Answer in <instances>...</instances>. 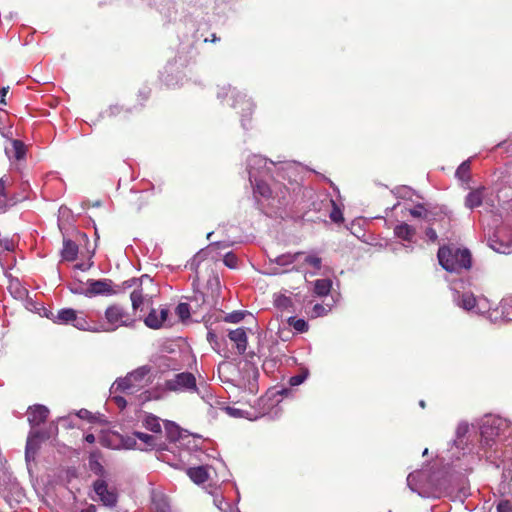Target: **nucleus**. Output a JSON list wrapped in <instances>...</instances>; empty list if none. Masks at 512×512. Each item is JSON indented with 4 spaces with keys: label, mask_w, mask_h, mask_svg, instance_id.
Returning a JSON list of instances; mask_svg holds the SVG:
<instances>
[{
    "label": "nucleus",
    "mask_w": 512,
    "mask_h": 512,
    "mask_svg": "<svg viewBox=\"0 0 512 512\" xmlns=\"http://www.w3.org/2000/svg\"><path fill=\"white\" fill-rule=\"evenodd\" d=\"M481 447L491 448L502 445L505 448L512 447L509 441L512 435V425L500 416L487 415L479 426Z\"/></svg>",
    "instance_id": "obj_1"
},
{
    "label": "nucleus",
    "mask_w": 512,
    "mask_h": 512,
    "mask_svg": "<svg viewBox=\"0 0 512 512\" xmlns=\"http://www.w3.org/2000/svg\"><path fill=\"white\" fill-rule=\"evenodd\" d=\"M104 448H133L140 440L144 445L154 447L157 445V435H149L143 432H133L125 437L111 431H100L97 435Z\"/></svg>",
    "instance_id": "obj_2"
},
{
    "label": "nucleus",
    "mask_w": 512,
    "mask_h": 512,
    "mask_svg": "<svg viewBox=\"0 0 512 512\" xmlns=\"http://www.w3.org/2000/svg\"><path fill=\"white\" fill-rule=\"evenodd\" d=\"M437 257L439 264L448 272H460L468 270L472 265L471 253L464 248H451L442 246L439 248Z\"/></svg>",
    "instance_id": "obj_3"
},
{
    "label": "nucleus",
    "mask_w": 512,
    "mask_h": 512,
    "mask_svg": "<svg viewBox=\"0 0 512 512\" xmlns=\"http://www.w3.org/2000/svg\"><path fill=\"white\" fill-rule=\"evenodd\" d=\"M104 319L102 329L105 332H112L120 327H132L136 322L135 313L129 312L125 307L117 303L106 308Z\"/></svg>",
    "instance_id": "obj_4"
},
{
    "label": "nucleus",
    "mask_w": 512,
    "mask_h": 512,
    "mask_svg": "<svg viewBox=\"0 0 512 512\" xmlns=\"http://www.w3.org/2000/svg\"><path fill=\"white\" fill-rule=\"evenodd\" d=\"M453 446H455V448L481 446L479 427L469 424L466 421H461L455 430Z\"/></svg>",
    "instance_id": "obj_5"
},
{
    "label": "nucleus",
    "mask_w": 512,
    "mask_h": 512,
    "mask_svg": "<svg viewBox=\"0 0 512 512\" xmlns=\"http://www.w3.org/2000/svg\"><path fill=\"white\" fill-rule=\"evenodd\" d=\"M58 434V427L53 422L30 429L25 448H40L52 445Z\"/></svg>",
    "instance_id": "obj_6"
},
{
    "label": "nucleus",
    "mask_w": 512,
    "mask_h": 512,
    "mask_svg": "<svg viewBox=\"0 0 512 512\" xmlns=\"http://www.w3.org/2000/svg\"><path fill=\"white\" fill-rule=\"evenodd\" d=\"M150 372V368L142 366L129 373L125 378L119 379L117 383V389L121 390L126 394H132L139 388L143 387L147 383V376Z\"/></svg>",
    "instance_id": "obj_7"
},
{
    "label": "nucleus",
    "mask_w": 512,
    "mask_h": 512,
    "mask_svg": "<svg viewBox=\"0 0 512 512\" xmlns=\"http://www.w3.org/2000/svg\"><path fill=\"white\" fill-rule=\"evenodd\" d=\"M164 388L173 392L194 391L197 389L196 378L190 372L178 373L165 381Z\"/></svg>",
    "instance_id": "obj_8"
},
{
    "label": "nucleus",
    "mask_w": 512,
    "mask_h": 512,
    "mask_svg": "<svg viewBox=\"0 0 512 512\" xmlns=\"http://www.w3.org/2000/svg\"><path fill=\"white\" fill-rule=\"evenodd\" d=\"M54 322L58 324H72L80 330H86L89 327L86 318L78 315L77 311L72 308L59 310L54 318Z\"/></svg>",
    "instance_id": "obj_9"
},
{
    "label": "nucleus",
    "mask_w": 512,
    "mask_h": 512,
    "mask_svg": "<svg viewBox=\"0 0 512 512\" xmlns=\"http://www.w3.org/2000/svg\"><path fill=\"white\" fill-rule=\"evenodd\" d=\"M93 488L103 505L108 507L116 506L118 502V495L115 489L108 488V484L105 480H96L93 484Z\"/></svg>",
    "instance_id": "obj_10"
},
{
    "label": "nucleus",
    "mask_w": 512,
    "mask_h": 512,
    "mask_svg": "<svg viewBox=\"0 0 512 512\" xmlns=\"http://www.w3.org/2000/svg\"><path fill=\"white\" fill-rule=\"evenodd\" d=\"M49 414V409L44 405L36 404L30 406L27 410V420L31 429L47 425L48 423H46V421L49 417Z\"/></svg>",
    "instance_id": "obj_11"
},
{
    "label": "nucleus",
    "mask_w": 512,
    "mask_h": 512,
    "mask_svg": "<svg viewBox=\"0 0 512 512\" xmlns=\"http://www.w3.org/2000/svg\"><path fill=\"white\" fill-rule=\"evenodd\" d=\"M112 284V281L109 279L89 280L86 295H113L115 291L113 290Z\"/></svg>",
    "instance_id": "obj_12"
},
{
    "label": "nucleus",
    "mask_w": 512,
    "mask_h": 512,
    "mask_svg": "<svg viewBox=\"0 0 512 512\" xmlns=\"http://www.w3.org/2000/svg\"><path fill=\"white\" fill-rule=\"evenodd\" d=\"M164 429L166 437L170 443L180 444L183 437H188L191 439L190 433L187 430L180 428L176 423L172 421H165Z\"/></svg>",
    "instance_id": "obj_13"
},
{
    "label": "nucleus",
    "mask_w": 512,
    "mask_h": 512,
    "mask_svg": "<svg viewBox=\"0 0 512 512\" xmlns=\"http://www.w3.org/2000/svg\"><path fill=\"white\" fill-rule=\"evenodd\" d=\"M157 193L152 189L151 191H145L141 193L137 199L133 202V209L137 212H140L152 204L155 203Z\"/></svg>",
    "instance_id": "obj_14"
},
{
    "label": "nucleus",
    "mask_w": 512,
    "mask_h": 512,
    "mask_svg": "<svg viewBox=\"0 0 512 512\" xmlns=\"http://www.w3.org/2000/svg\"><path fill=\"white\" fill-rule=\"evenodd\" d=\"M207 467V463L205 465L190 467L187 469L186 473L195 484L200 485L209 479Z\"/></svg>",
    "instance_id": "obj_15"
},
{
    "label": "nucleus",
    "mask_w": 512,
    "mask_h": 512,
    "mask_svg": "<svg viewBox=\"0 0 512 512\" xmlns=\"http://www.w3.org/2000/svg\"><path fill=\"white\" fill-rule=\"evenodd\" d=\"M229 339L236 344L239 354H243L247 349V335L244 328L231 330L228 334Z\"/></svg>",
    "instance_id": "obj_16"
},
{
    "label": "nucleus",
    "mask_w": 512,
    "mask_h": 512,
    "mask_svg": "<svg viewBox=\"0 0 512 512\" xmlns=\"http://www.w3.org/2000/svg\"><path fill=\"white\" fill-rule=\"evenodd\" d=\"M79 252L78 245L71 239H63V248L61 250L62 261L72 262L77 259Z\"/></svg>",
    "instance_id": "obj_17"
},
{
    "label": "nucleus",
    "mask_w": 512,
    "mask_h": 512,
    "mask_svg": "<svg viewBox=\"0 0 512 512\" xmlns=\"http://www.w3.org/2000/svg\"><path fill=\"white\" fill-rule=\"evenodd\" d=\"M394 234L397 238L411 243L416 235V229L407 223H401L395 226Z\"/></svg>",
    "instance_id": "obj_18"
},
{
    "label": "nucleus",
    "mask_w": 512,
    "mask_h": 512,
    "mask_svg": "<svg viewBox=\"0 0 512 512\" xmlns=\"http://www.w3.org/2000/svg\"><path fill=\"white\" fill-rule=\"evenodd\" d=\"M88 466L90 471L95 475L104 477L106 475L105 468L102 464V456L99 451H93L90 453Z\"/></svg>",
    "instance_id": "obj_19"
},
{
    "label": "nucleus",
    "mask_w": 512,
    "mask_h": 512,
    "mask_svg": "<svg viewBox=\"0 0 512 512\" xmlns=\"http://www.w3.org/2000/svg\"><path fill=\"white\" fill-rule=\"evenodd\" d=\"M189 303L193 304L192 313L196 314L202 311L207 303L205 294L199 290H194L193 295L189 297Z\"/></svg>",
    "instance_id": "obj_20"
},
{
    "label": "nucleus",
    "mask_w": 512,
    "mask_h": 512,
    "mask_svg": "<svg viewBox=\"0 0 512 512\" xmlns=\"http://www.w3.org/2000/svg\"><path fill=\"white\" fill-rule=\"evenodd\" d=\"M143 425L147 430H149L157 435H160L162 433L160 419H159V417H157L155 415L150 414V415L146 416L143 421Z\"/></svg>",
    "instance_id": "obj_21"
},
{
    "label": "nucleus",
    "mask_w": 512,
    "mask_h": 512,
    "mask_svg": "<svg viewBox=\"0 0 512 512\" xmlns=\"http://www.w3.org/2000/svg\"><path fill=\"white\" fill-rule=\"evenodd\" d=\"M190 437L191 439L183 437L179 444V448H200L205 441V439L197 434L190 433Z\"/></svg>",
    "instance_id": "obj_22"
},
{
    "label": "nucleus",
    "mask_w": 512,
    "mask_h": 512,
    "mask_svg": "<svg viewBox=\"0 0 512 512\" xmlns=\"http://www.w3.org/2000/svg\"><path fill=\"white\" fill-rule=\"evenodd\" d=\"M332 288V281L328 278L317 279L314 283V292L318 296H327Z\"/></svg>",
    "instance_id": "obj_23"
},
{
    "label": "nucleus",
    "mask_w": 512,
    "mask_h": 512,
    "mask_svg": "<svg viewBox=\"0 0 512 512\" xmlns=\"http://www.w3.org/2000/svg\"><path fill=\"white\" fill-rule=\"evenodd\" d=\"M483 201V193L482 190L476 189L471 191L465 200V204L468 208H475L479 207L482 204Z\"/></svg>",
    "instance_id": "obj_24"
},
{
    "label": "nucleus",
    "mask_w": 512,
    "mask_h": 512,
    "mask_svg": "<svg viewBox=\"0 0 512 512\" xmlns=\"http://www.w3.org/2000/svg\"><path fill=\"white\" fill-rule=\"evenodd\" d=\"M192 309H193V304H191L189 302L188 303L181 302L176 307V314L182 321H185L190 318Z\"/></svg>",
    "instance_id": "obj_25"
},
{
    "label": "nucleus",
    "mask_w": 512,
    "mask_h": 512,
    "mask_svg": "<svg viewBox=\"0 0 512 512\" xmlns=\"http://www.w3.org/2000/svg\"><path fill=\"white\" fill-rule=\"evenodd\" d=\"M130 299L132 303V313H136L138 309L141 308V306L144 303V294L142 289H136L130 294Z\"/></svg>",
    "instance_id": "obj_26"
},
{
    "label": "nucleus",
    "mask_w": 512,
    "mask_h": 512,
    "mask_svg": "<svg viewBox=\"0 0 512 512\" xmlns=\"http://www.w3.org/2000/svg\"><path fill=\"white\" fill-rule=\"evenodd\" d=\"M146 326L152 329H158L161 327V321L159 320V314L156 309L152 308L149 314L144 319Z\"/></svg>",
    "instance_id": "obj_27"
},
{
    "label": "nucleus",
    "mask_w": 512,
    "mask_h": 512,
    "mask_svg": "<svg viewBox=\"0 0 512 512\" xmlns=\"http://www.w3.org/2000/svg\"><path fill=\"white\" fill-rule=\"evenodd\" d=\"M207 288L211 290L212 297H218L220 293V279L217 274L212 273L207 279Z\"/></svg>",
    "instance_id": "obj_28"
},
{
    "label": "nucleus",
    "mask_w": 512,
    "mask_h": 512,
    "mask_svg": "<svg viewBox=\"0 0 512 512\" xmlns=\"http://www.w3.org/2000/svg\"><path fill=\"white\" fill-rule=\"evenodd\" d=\"M289 326L293 327L297 332L304 333L308 331V323L304 319L289 317L287 320Z\"/></svg>",
    "instance_id": "obj_29"
},
{
    "label": "nucleus",
    "mask_w": 512,
    "mask_h": 512,
    "mask_svg": "<svg viewBox=\"0 0 512 512\" xmlns=\"http://www.w3.org/2000/svg\"><path fill=\"white\" fill-rule=\"evenodd\" d=\"M12 156L16 160H21L25 157L26 154V146L25 144L20 140H13L12 141Z\"/></svg>",
    "instance_id": "obj_30"
},
{
    "label": "nucleus",
    "mask_w": 512,
    "mask_h": 512,
    "mask_svg": "<svg viewBox=\"0 0 512 512\" xmlns=\"http://www.w3.org/2000/svg\"><path fill=\"white\" fill-rule=\"evenodd\" d=\"M459 305L465 310H472L476 306V298L472 293H463Z\"/></svg>",
    "instance_id": "obj_31"
},
{
    "label": "nucleus",
    "mask_w": 512,
    "mask_h": 512,
    "mask_svg": "<svg viewBox=\"0 0 512 512\" xmlns=\"http://www.w3.org/2000/svg\"><path fill=\"white\" fill-rule=\"evenodd\" d=\"M501 312V318L504 321H512V303L509 301H502L498 307Z\"/></svg>",
    "instance_id": "obj_32"
},
{
    "label": "nucleus",
    "mask_w": 512,
    "mask_h": 512,
    "mask_svg": "<svg viewBox=\"0 0 512 512\" xmlns=\"http://www.w3.org/2000/svg\"><path fill=\"white\" fill-rule=\"evenodd\" d=\"M470 174V161H464L456 170V176L462 180L466 181L469 179Z\"/></svg>",
    "instance_id": "obj_33"
},
{
    "label": "nucleus",
    "mask_w": 512,
    "mask_h": 512,
    "mask_svg": "<svg viewBox=\"0 0 512 512\" xmlns=\"http://www.w3.org/2000/svg\"><path fill=\"white\" fill-rule=\"evenodd\" d=\"M301 254H302V252H297L293 255H291V254L280 255V256L276 257L275 262L281 266L289 265V264H292L293 262H295L297 257L300 256Z\"/></svg>",
    "instance_id": "obj_34"
},
{
    "label": "nucleus",
    "mask_w": 512,
    "mask_h": 512,
    "mask_svg": "<svg viewBox=\"0 0 512 512\" xmlns=\"http://www.w3.org/2000/svg\"><path fill=\"white\" fill-rule=\"evenodd\" d=\"M330 204L332 206V210L330 212V219L335 223L342 222L344 219L341 209L336 205V203L333 200H330Z\"/></svg>",
    "instance_id": "obj_35"
},
{
    "label": "nucleus",
    "mask_w": 512,
    "mask_h": 512,
    "mask_svg": "<svg viewBox=\"0 0 512 512\" xmlns=\"http://www.w3.org/2000/svg\"><path fill=\"white\" fill-rule=\"evenodd\" d=\"M6 182L0 178V210H5L9 206V201L5 193Z\"/></svg>",
    "instance_id": "obj_36"
},
{
    "label": "nucleus",
    "mask_w": 512,
    "mask_h": 512,
    "mask_svg": "<svg viewBox=\"0 0 512 512\" xmlns=\"http://www.w3.org/2000/svg\"><path fill=\"white\" fill-rule=\"evenodd\" d=\"M308 375V370H302L299 374L290 377L289 385L293 387L302 384L307 379Z\"/></svg>",
    "instance_id": "obj_37"
},
{
    "label": "nucleus",
    "mask_w": 512,
    "mask_h": 512,
    "mask_svg": "<svg viewBox=\"0 0 512 512\" xmlns=\"http://www.w3.org/2000/svg\"><path fill=\"white\" fill-rule=\"evenodd\" d=\"M9 290L11 293H15L16 297L22 298L27 294V290L21 286L18 281H11L9 285Z\"/></svg>",
    "instance_id": "obj_38"
},
{
    "label": "nucleus",
    "mask_w": 512,
    "mask_h": 512,
    "mask_svg": "<svg viewBox=\"0 0 512 512\" xmlns=\"http://www.w3.org/2000/svg\"><path fill=\"white\" fill-rule=\"evenodd\" d=\"M410 214L414 218H424L428 222H432V218L429 217V213L428 212L424 211L422 205H419V206L415 207L414 209H411L410 210Z\"/></svg>",
    "instance_id": "obj_39"
},
{
    "label": "nucleus",
    "mask_w": 512,
    "mask_h": 512,
    "mask_svg": "<svg viewBox=\"0 0 512 512\" xmlns=\"http://www.w3.org/2000/svg\"><path fill=\"white\" fill-rule=\"evenodd\" d=\"M223 262H224V264H225L227 267H229V268H231V269H235V268H237V266H238V258H237V256H236L234 253H232V252H228V253H226V254H225L224 259H223Z\"/></svg>",
    "instance_id": "obj_40"
},
{
    "label": "nucleus",
    "mask_w": 512,
    "mask_h": 512,
    "mask_svg": "<svg viewBox=\"0 0 512 512\" xmlns=\"http://www.w3.org/2000/svg\"><path fill=\"white\" fill-rule=\"evenodd\" d=\"M245 314L242 311H234L232 313L227 314L224 317V321L229 323H238L243 320Z\"/></svg>",
    "instance_id": "obj_41"
},
{
    "label": "nucleus",
    "mask_w": 512,
    "mask_h": 512,
    "mask_svg": "<svg viewBox=\"0 0 512 512\" xmlns=\"http://www.w3.org/2000/svg\"><path fill=\"white\" fill-rule=\"evenodd\" d=\"M305 263L312 266L316 270H320L322 266V259L316 255H308L305 258Z\"/></svg>",
    "instance_id": "obj_42"
},
{
    "label": "nucleus",
    "mask_w": 512,
    "mask_h": 512,
    "mask_svg": "<svg viewBox=\"0 0 512 512\" xmlns=\"http://www.w3.org/2000/svg\"><path fill=\"white\" fill-rule=\"evenodd\" d=\"M329 309L325 308L321 304H315L312 308L311 315L312 317H321L328 313Z\"/></svg>",
    "instance_id": "obj_43"
},
{
    "label": "nucleus",
    "mask_w": 512,
    "mask_h": 512,
    "mask_svg": "<svg viewBox=\"0 0 512 512\" xmlns=\"http://www.w3.org/2000/svg\"><path fill=\"white\" fill-rule=\"evenodd\" d=\"M493 242L494 244L491 247L499 253L508 254L512 251L509 245H504L501 242L498 243L496 240H493Z\"/></svg>",
    "instance_id": "obj_44"
},
{
    "label": "nucleus",
    "mask_w": 512,
    "mask_h": 512,
    "mask_svg": "<svg viewBox=\"0 0 512 512\" xmlns=\"http://www.w3.org/2000/svg\"><path fill=\"white\" fill-rule=\"evenodd\" d=\"M14 243L9 239H0V252L13 251Z\"/></svg>",
    "instance_id": "obj_45"
},
{
    "label": "nucleus",
    "mask_w": 512,
    "mask_h": 512,
    "mask_svg": "<svg viewBox=\"0 0 512 512\" xmlns=\"http://www.w3.org/2000/svg\"><path fill=\"white\" fill-rule=\"evenodd\" d=\"M498 512H512V503L508 500H502L497 505Z\"/></svg>",
    "instance_id": "obj_46"
},
{
    "label": "nucleus",
    "mask_w": 512,
    "mask_h": 512,
    "mask_svg": "<svg viewBox=\"0 0 512 512\" xmlns=\"http://www.w3.org/2000/svg\"><path fill=\"white\" fill-rule=\"evenodd\" d=\"M77 416L81 419H86L90 422H92L95 419V417L92 415V413L87 409H80L77 412Z\"/></svg>",
    "instance_id": "obj_47"
},
{
    "label": "nucleus",
    "mask_w": 512,
    "mask_h": 512,
    "mask_svg": "<svg viewBox=\"0 0 512 512\" xmlns=\"http://www.w3.org/2000/svg\"><path fill=\"white\" fill-rule=\"evenodd\" d=\"M228 246L229 245L224 243V242H213V243L208 245L207 250L210 251V252H214V251H217V250H220V249H225Z\"/></svg>",
    "instance_id": "obj_48"
},
{
    "label": "nucleus",
    "mask_w": 512,
    "mask_h": 512,
    "mask_svg": "<svg viewBox=\"0 0 512 512\" xmlns=\"http://www.w3.org/2000/svg\"><path fill=\"white\" fill-rule=\"evenodd\" d=\"M425 235L432 243H435L438 240L437 232L433 227H428L425 231Z\"/></svg>",
    "instance_id": "obj_49"
},
{
    "label": "nucleus",
    "mask_w": 512,
    "mask_h": 512,
    "mask_svg": "<svg viewBox=\"0 0 512 512\" xmlns=\"http://www.w3.org/2000/svg\"><path fill=\"white\" fill-rule=\"evenodd\" d=\"M257 189H258V192L264 196V197H268L270 196V189L267 185L265 184H257Z\"/></svg>",
    "instance_id": "obj_50"
},
{
    "label": "nucleus",
    "mask_w": 512,
    "mask_h": 512,
    "mask_svg": "<svg viewBox=\"0 0 512 512\" xmlns=\"http://www.w3.org/2000/svg\"><path fill=\"white\" fill-rule=\"evenodd\" d=\"M207 340L210 344L217 346L218 345V337L212 330H209L207 333Z\"/></svg>",
    "instance_id": "obj_51"
},
{
    "label": "nucleus",
    "mask_w": 512,
    "mask_h": 512,
    "mask_svg": "<svg viewBox=\"0 0 512 512\" xmlns=\"http://www.w3.org/2000/svg\"><path fill=\"white\" fill-rule=\"evenodd\" d=\"M245 372H247L248 374H252L254 380H256L259 375L258 369L255 366L250 365V364L246 365Z\"/></svg>",
    "instance_id": "obj_52"
},
{
    "label": "nucleus",
    "mask_w": 512,
    "mask_h": 512,
    "mask_svg": "<svg viewBox=\"0 0 512 512\" xmlns=\"http://www.w3.org/2000/svg\"><path fill=\"white\" fill-rule=\"evenodd\" d=\"M9 87H3L0 90V104L6 105L5 96L7 95Z\"/></svg>",
    "instance_id": "obj_53"
},
{
    "label": "nucleus",
    "mask_w": 512,
    "mask_h": 512,
    "mask_svg": "<svg viewBox=\"0 0 512 512\" xmlns=\"http://www.w3.org/2000/svg\"><path fill=\"white\" fill-rule=\"evenodd\" d=\"M226 411H227L231 416H234V417H240V416H241V413H240V410H239V409H236V408H233V407H227V408H226Z\"/></svg>",
    "instance_id": "obj_54"
},
{
    "label": "nucleus",
    "mask_w": 512,
    "mask_h": 512,
    "mask_svg": "<svg viewBox=\"0 0 512 512\" xmlns=\"http://www.w3.org/2000/svg\"><path fill=\"white\" fill-rule=\"evenodd\" d=\"M168 317V310L163 308L161 309L160 313H159V320L161 321V325L166 321Z\"/></svg>",
    "instance_id": "obj_55"
},
{
    "label": "nucleus",
    "mask_w": 512,
    "mask_h": 512,
    "mask_svg": "<svg viewBox=\"0 0 512 512\" xmlns=\"http://www.w3.org/2000/svg\"><path fill=\"white\" fill-rule=\"evenodd\" d=\"M85 441L89 444H93L96 440V436L93 433H89L84 437Z\"/></svg>",
    "instance_id": "obj_56"
},
{
    "label": "nucleus",
    "mask_w": 512,
    "mask_h": 512,
    "mask_svg": "<svg viewBox=\"0 0 512 512\" xmlns=\"http://www.w3.org/2000/svg\"><path fill=\"white\" fill-rule=\"evenodd\" d=\"M115 401L121 407L126 405V400L123 397H115Z\"/></svg>",
    "instance_id": "obj_57"
},
{
    "label": "nucleus",
    "mask_w": 512,
    "mask_h": 512,
    "mask_svg": "<svg viewBox=\"0 0 512 512\" xmlns=\"http://www.w3.org/2000/svg\"><path fill=\"white\" fill-rule=\"evenodd\" d=\"M96 506L91 504L86 509H83L81 512H96Z\"/></svg>",
    "instance_id": "obj_58"
},
{
    "label": "nucleus",
    "mask_w": 512,
    "mask_h": 512,
    "mask_svg": "<svg viewBox=\"0 0 512 512\" xmlns=\"http://www.w3.org/2000/svg\"><path fill=\"white\" fill-rule=\"evenodd\" d=\"M75 268H76V269H79V270H82V271H84V270L86 269V267H85V265H84V264H76V265H75Z\"/></svg>",
    "instance_id": "obj_59"
},
{
    "label": "nucleus",
    "mask_w": 512,
    "mask_h": 512,
    "mask_svg": "<svg viewBox=\"0 0 512 512\" xmlns=\"http://www.w3.org/2000/svg\"><path fill=\"white\" fill-rule=\"evenodd\" d=\"M26 451V458H29L30 457V454H34L36 450H30V449H27L25 450Z\"/></svg>",
    "instance_id": "obj_60"
},
{
    "label": "nucleus",
    "mask_w": 512,
    "mask_h": 512,
    "mask_svg": "<svg viewBox=\"0 0 512 512\" xmlns=\"http://www.w3.org/2000/svg\"><path fill=\"white\" fill-rule=\"evenodd\" d=\"M419 405H420L422 408H425V407H426V403H425V401H424V400H421V401L419 402Z\"/></svg>",
    "instance_id": "obj_61"
},
{
    "label": "nucleus",
    "mask_w": 512,
    "mask_h": 512,
    "mask_svg": "<svg viewBox=\"0 0 512 512\" xmlns=\"http://www.w3.org/2000/svg\"><path fill=\"white\" fill-rule=\"evenodd\" d=\"M428 452H429V450H428V449L423 450L422 456H427V455H428Z\"/></svg>",
    "instance_id": "obj_62"
},
{
    "label": "nucleus",
    "mask_w": 512,
    "mask_h": 512,
    "mask_svg": "<svg viewBox=\"0 0 512 512\" xmlns=\"http://www.w3.org/2000/svg\"><path fill=\"white\" fill-rule=\"evenodd\" d=\"M197 281H199V276H198V275H196V278H195V279H194V281H193V285H195V283H196Z\"/></svg>",
    "instance_id": "obj_63"
},
{
    "label": "nucleus",
    "mask_w": 512,
    "mask_h": 512,
    "mask_svg": "<svg viewBox=\"0 0 512 512\" xmlns=\"http://www.w3.org/2000/svg\"><path fill=\"white\" fill-rule=\"evenodd\" d=\"M193 451H194V452H196V453L200 452L201 454H204V450H198V449H195V450H193Z\"/></svg>",
    "instance_id": "obj_64"
}]
</instances>
